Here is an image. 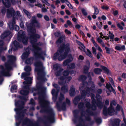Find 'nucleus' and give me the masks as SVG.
<instances>
[{
	"mask_svg": "<svg viewBox=\"0 0 126 126\" xmlns=\"http://www.w3.org/2000/svg\"><path fill=\"white\" fill-rule=\"evenodd\" d=\"M74 91L75 90L74 88H71L69 92L70 95L71 96H72L74 94Z\"/></svg>",
	"mask_w": 126,
	"mask_h": 126,
	"instance_id": "38",
	"label": "nucleus"
},
{
	"mask_svg": "<svg viewBox=\"0 0 126 126\" xmlns=\"http://www.w3.org/2000/svg\"><path fill=\"white\" fill-rule=\"evenodd\" d=\"M109 79L110 81V82L112 85L114 87H115V86L114 85V82L113 81V80L110 77H109Z\"/></svg>",
	"mask_w": 126,
	"mask_h": 126,
	"instance_id": "49",
	"label": "nucleus"
},
{
	"mask_svg": "<svg viewBox=\"0 0 126 126\" xmlns=\"http://www.w3.org/2000/svg\"><path fill=\"white\" fill-rule=\"evenodd\" d=\"M116 49L118 50H122L125 49V47L124 45H118L115 47Z\"/></svg>",
	"mask_w": 126,
	"mask_h": 126,
	"instance_id": "23",
	"label": "nucleus"
},
{
	"mask_svg": "<svg viewBox=\"0 0 126 126\" xmlns=\"http://www.w3.org/2000/svg\"><path fill=\"white\" fill-rule=\"evenodd\" d=\"M66 4H67L68 6L70 8L72 9H73V7L71 4L69 2V1L67 2L66 3Z\"/></svg>",
	"mask_w": 126,
	"mask_h": 126,
	"instance_id": "48",
	"label": "nucleus"
},
{
	"mask_svg": "<svg viewBox=\"0 0 126 126\" xmlns=\"http://www.w3.org/2000/svg\"><path fill=\"white\" fill-rule=\"evenodd\" d=\"M102 70L99 68H96L94 70V72L96 74H99L101 73Z\"/></svg>",
	"mask_w": 126,
	"mask_h": 126,
	"instance_id": "31",
	"label": "nucleus"
},
{
	"mask_svg": "<svg viewBox=\"0 0 126 126\" xmlns=\"http://www.w3.org/2000/svg\"><path fill=\"white\" fill-rule=\"evenodd\" d=\"M87 55L88 56L92 58V55L91 52L88 49H87V52L86 53Z\"/></svg>",
	"mask_w": 126,
	"mask_h": 126,
	"instance_id": "39",
	"label": "nucleus"
},
{
	"mask_svg": "<svg viewBox=\"0 0 126 126\" xmlns=\"http://www.w3.org/2000/svg\"><path fill=\"white\" fill-rule=\"evenodd\" d=\"M93 7L94 8V13L96 14H98L99 13V11L97 8L95 6H93Z\"/></svg>",
	"mask_w": 126,
	"mask_h": 126,
	"instance_id": "40",
	"label": "nucleus"
},
{
	"mask_svg": "<svg viewBox=\"0 0 126 126\" xmlns=\"http://www.w3.org/2000/svg\"><path fill=\"white\" fill-rule=\"evenodd\" d=\"M89 69V67H88L85 66L84 68V72L85 73H87Z\"/></svg>",
	"mask_w": 126,
	"mask_h": 126,
	"instance_id": "54",
	"label": "nucleus"
},
{
	"mask_svg": "<svg viewBox=\"0 0 126 126\" xmlns=\"http://www.w3.org/2000/svg\"><path fill=\"white\" fill-rule=\"evenodd\" d=\"M24 104V102L22 101L18 100L15 103L16 108H15L14 110L16 115V118L18 121V122L20 124L22 122L23 125H26L27 126H39L38 124H33L31 120L27 117L23 119L24 114L26 112L25 110H23Z\"/></svg>",
	"mask_w": 126,
	"mask_h": 126,
	"instance_id": "2",
	"label": "nucleus"
},
{
	"mask_svg": "<svg viewBox=\"0 0 126 126\" xmlns=\"http://www.w3.org/2000/svg\"><path fill=\"white\" fill-rule=\"evenodd\" d=\"M18 98L21 99L26 101L27 100L25 96H21L19 95L18 97Z\"/></svg>",
	"mask_w": 126,
	"mask_h": 126,
	"instance_id": "41",
	"label": "nucleus"
},
{
	"mask_svg": "<svg viewBox=\"0 0 126 126\" xmlns=\"http://www.w3.org/2000/svg\"><path fill=\"white\" fill-rule=\"evenodd\" d=\"M65 36L64 35L61 37L57 41V43L58 44L61 43L63 42V41L65 39Z\"/></svg>",
	"mask_w": 126,
	"mask_h": 126,
	"instance_id": "30",
	"label": "nucleus"
},
{
	"mask_svg": "<svg viewBox=\"0 0 126 126\" xmlns=\"http://www.w3.org/2000/svg\"><path fill=\"white\" fill-rule=\"evenodd\" d=\"M6 49V48H4L3 47H0V53H1L3 50H5Z\"/></svg>",
	"mask_w": 126,
	"mask_h": 126,
	"instance_id": "59",
	"label": "nucleus"
},
{
	"mask_svg": "<svg viewBox=\"0 0 126 126\" xmlns=\"http://www.w3.org/2000/svg\"><path fill=\"white\" fill-rule=\"evenodd\" d=\"M34 65L35 67V71L37 72L38 76V79L41 80L43 81H46L47 79L46 78H44L46 74L44 71V68L42 63L40 62H37L34 63Z\"/></svg>",
	"mask_w": 126,
	"mask_h": 126,
	"instance_id": "4",
	"label": "nucleus"
},
{
	"mask_svg": "<svg viewBox=\"0 0 126 126\" xmlns=\"http://www.w3.org/2000/svg\"><path fill=\"white\" fill-rule=\"evenodd\" d=\"M70 51V49L68 47L66 49L65 52L63 55H60L58 58V59L59 61H61L62 60L64 59L66 56L67 54Z\"/></svg>",
	"mask_w": 126,
	"mask_h": 126,
	"instance_id": "15",
	"label": "nucleus"
},
{
	"mask_svg": "<svg viewBox=\"0 0 126 126\" xmlns=\"http://www.w3.org/2000/svg\"><path fill=\"white\" fill-rule=\"evenodd\" d=\"M17 40L20 42H22L25 45H27L28 43V39L26 35L21 30L19 31L18 33L17 38Z\"/></svg>",
	"mask_w": 126,
	"mask_h": 126,
	"instance_id": "8",
	"label": "nucleus"
},
{
	"mask_svg": "<svg viewBox=\"0 0 126 126\" xmlns=\"http://www.w3.org/2000/svg\"><path fill=\"white\" fill-rule=\"evenodd\" d=\"M80 44H81V46L80 47H79V48H80L81 50H84L85 48V47L84 46V45L83 44H81V43H80V42H79Z\"/></svg>",
	"mask_w": 126,
	"mask_h": 126,
	"instance_id": "47",
	"label": "nucleus"
},
{
	"mask_svg": "<svg viewBox=\"0 0 126 126\" xmlns=\"http://www.w3.org/2000/svg\"><path fill=\"white\" fill-rule=\"evenodd\" d=\"M24 78V79L26 81L23 82V83L24 85L30 84L32 83L31 81L32 78L31 77H26Z\"/></svg>",
	"mask_w": 126,
	"mask_h": 126,
	"instance_id": "16",
	"label": "nucleus"
},
{
	"mask_svg": "<svg viewBox=\"0 0 126 126\" xmlns=\"http://www.w3.org/2000/svg\"><path fill=\"white\" fill-rule=\"evenodd\" d=\"M25 70L26 72H30L31 70V67L30 66H28L26 67L25 68Z\"/></svg>",
	"mask_w": 126,
	"mask_h": 126,
	"instance_id": "36",
	"label": "nucleus"
},
{
	"mask_svg": "<svg viewBox=\"0 0 126 126\" xmlns=\"http://www.w3.org/2000/svg\"><path fill=\"white\" fill-rule=\"evenodd\" d=\"M23 72L21 74V77L25 78L30 75V73L29 72Z\"/></svg>",
	"mask_w": 126,
	"mask_h": 126,
	"instance_id": "28",
	"label": "nucleus"
},
{
	"mask_svg": "<svg viewBox=\"0 0 126 126\" xmlns=\"http://www.w3.org/2000/svg\"><path fill=\"white\" fill-rule=\"evenodd\" d=\"M121 110L123 114H124L123 111L122 107L119 105H117L116 108V110L119 111Z\"/></svg>",
	"mask_w": 126,
	"mask_h": 126,
	"instance_id": "32",
	"label": "nucleus"
},
{
	"mask_svg": "<svg viewBox=\"0 0 126 126\" xmlns=\"http://www.w3.org/2000/svg\"><path fill=\"white\" fill-rule=\"evenodd\" d=\"M30 86L29 85H25L23 86V88L24 89L26 90H30Z\"/></svg>",
	"mask_w": 126,
	"mask_h": 126,
	"instance_id": "42",
	"label": "nucleus"
},
{
	"mask_svg": "<svg viewBox=\"0 0 126 126\" xmlns=\"http://www.w3.org/2000/svg\"><path fill=\"white\" fill-rule=\"evenodd\" d=\"M120 120L119 119H115L113 122V125L114 126H118L119 125V123Z\"/></svg>",
	"mask_w": 126,
	"mask_h": 126,
	"instance_id": "26",
	"label": "nucleus"
},
{
	"mask_svg": "<svg viewBox=\"0 0 126 126\" xmlns=\"http://www.w3.org/2000/svg\"><path fill=\"white\" fill-rule=\"evenodd\" d=\"M32 49L29 46L27 47L25 49V51L23 53L22 58L23 59H25L27 58L30 54V50H32Z\"/></svg>",
	"mask_w": 126,
	"mask_h": 126,
	"instance_id": "11",
	"label": "nucleus"
},
{
	"mask_svg": "<svg viewBox=\"0 0 126 126\" xmlns=\"http://www.w3.org/2000/svg\"><path fill=\"white\" fill-rule=\"evenodd\" d=\"M101 8L102 9L106 10H107L109 8L108 6L106 5L102 6Z\"/></svg>",
	"mask_w": 126,
	"mask_h": 126,
	"instance_id": "51",
	"label": "nucleus"
},
{
	"mask_svg": "<svg viewBox=\"0 0 126 126\" xmlns=\"http://www.w3.org/2000/svg\"><path fill=\"white\" fill-rule=\"evenodd\" d=\"M30 104L32 105H35V103L34 99L32 98H31V99Z\"/></svg>",
	"mask_w": 126,
	"mask_h": 126,
	"instance_id": "44",
	"label": "nucleus"
},
{
	"mask_svg": "<svg viewBox=\"0 0 126 126\" xmlns=\"http://www.w3.org/2000/svg\"><path fill=\"white\" fill-rule=\"evenodd\" d=\"M7 17L15 16L16 13L14 9L12 8L7 9Z\"/></svg>",
	"mask_w": 126,
	"mask_h": 126,
	"instance_id": "12",
	"label": "nucleus"
},
{
	"mask_svg": "<svg viewBox=\"0 0 126 126\" xmlns=\"http://www.w3.org/2000/svg\"><path fill=\"white\" fill-rule=\"evenodd\" d=\"M15 20L14 18H13L12 21L8 24L9 28L11 30H14V26L15 25Z\"/></svg>",
	"mask_w": 126,
	"mask_h": 126,
	"instance_id": "18",
	"label": "nucleus"
},
{
	"mask_svg": "<svg viewBox=\"0 0 126 126\" xmlns=\"http://www.w3.org/2000/svg\"><path fill=\"white\" fill-rule=\"evenodd\" d=\"M38 100L41 107L40 112L41 113L46 112L48 114L47 116H44V118L46 119V120H44L41 117H38V120L39 121L43 122L45 124V126H51L48 123L54 122L55 121V119L53 110L49 106V102L45 99L44 96H43L42 97L39 96Z\"/></svg>",
	"mask_w": 126,
	"mask_h": 126,
	"instance_id": "1",
	"label": "nucleus"
},
{
	"mask_svg": "<svg viewBox=\"0 0 126 126\" xmlns=\"http://www.w3.org/2000/svg\"><path fill=\"white\" fill-rule=\"evenodd\" d=\"M29 35V36L30 42L33 48V50H35V48H37V47H39L38 46H41L43 44L41 42L36 43L38 41V39L40 38V36L39 34L35 33L30 34Z\"/></svg>",
	"mask_w": 126,
	"mask_h": 126,
	"instance_id": "5",
	"label": "nucleus"
},
{
	"mask_svg": "<svg viewBox=\"0 0 126 126\" xmlns=\"http://www.w3.org/2000/svg\"><path fill=\"white\" fill-rule=\"evenodd\" d=\"M69 68L71 69H73L75 67V64L74 63H71L69 66Z\"/></svg>",
	"mask_w": 126,
	"mask_h": 126,
	"instance_id": "55",
	"label": "nucleus"
},
{
	"mask_svg": "<svg viewBox=\"0 0 126 126\" xmlns=\"http://www.w3.org/2000/svg\"><path fill=\"white\" fill-rule=\"evenodd\" d=\"M101 67L105 73H107L108 75H110L111 74V71L107 67L103 66H101Z\"/></svg>",
	"mask_w": 126,
	"mask_h": 126,
	"instance_id": "20",
	"label": "nucleus"
},
{
	"mask_svg": "<svg viewBox=\"0 0 126 126\" xmlns=\"http://www.w3.org/2000/svg\"><path fill=\"white\" fill-rule=\"evenodd\" d=\"M105 49L106 50L107 53L108 54L110 53V48L106 47H105Z\"/></svg>",
	"mask_w": 126,
	"mask_h": 126,
	"instance_id": "53",
	"label": "nucleus"
},
{
	"mask_svg": "<svg viewBox=\"0 0 126 126\" xmlns=\"http://www.w3.org/2000/svg\"><path fill=\"white\" fill-rule=\"evenodd\" d=\"M37 22V21L35 19H33L32 22L30 23L27 22L26 25L27 27V31L29 33V35L36 32V30L34 23Z\"/></svg>",
	"mask_w": 126,
	"mask_h": 126,
	"instance_id": "6",
	"label": "nucleus"
},
{
	"mask_svg": "<svg viewBox=\"0 0 126 126\" xmlns=\"http://www.w3.org/2000/svg\"><path fill=\"white\" fill-rule=\"evenodd\" d=\"M118 89L119 91L124 94V91L123 89H122L119 86H118Z\"/></svg>",
	"mask_w": 126,
	"mask_h": 126,
	"instance_id": "56",
	"label": "nucleus"
},
{
	"mask_svg": "<svg viewBox=\"0 0 126 126\" xmlns=\"http://www.w3.org/2000/svg\"><path fill=\"white\" fill-rule=\"evenodd\" d=\"M5 76H2L0 77V84H1L3 81L4 79L3 77Z\"/></svg>",
	"mask_w": 126,
	"mask_h": 126,
	"instance_id": "57",
	"label": "nucleus"
},
{
	"mask_svg": "<svg viewBox=\"0 0 126 126\" xmlns=\"http://www.w3.org/2000/svg\"><path fill=\"white\" fill-rule=\"evenodd\" d=\"M115 102L114 101H113L111 103L110 105V108L108 109L107 112L106 111L105 109L104 108L103 109V112L106 115L107 113L110 115H112L116 113V111H115L113 109L112 107V105L115 104Z\"/></svg>",
	"mask_w": 126,
	"mask_h": 126,
	"instance_id": "10",
	"label": "nucleus"
},
{
	"mask_svg": "<svg viewBox=\"0 0 126 126\" xmlns=\"http://www.w3.org/2000/svg\"><path fill=\"white\" fill-rule=\"evenodd\" d=\"M65 33L68 34H70L71 33V32L67 29L65 30Z\"/></svg>",
	"mask_w": 126,
	"mask_h": 126,
	"instance_id": "63",
	"label": "nucleus"
},
{
	"mask_svg": "<svg viewBox=\"0 0 126 126\" xmlns=\"http://www.w3.org/2000/svg\"><path fill=\"white\" fill-rule=\"evenodd\" d=\"M11 33L10 31H5L1 35L0 37L2 39H3L9 36Z\"/></svg>",
	"mask_w": 126,
	"mask_h": 126,
	"instance_id": "17",
	"label": "nucleus"
},
{
	"mask_svg": "<svg viewBox=\"0 0 126 126\" xmlns=\"http://www.w3.org/2000/svg\"><path fill=\"white\" fill-rule=\"evenodd\" d=\"M14 29L16 31H18L19 29V26L16 25H15L14 26Z\"/></svg>",
	"mask_w": 126,
	"mask_h": 126,
	"instance_id": "52",
	"label": "nucleus"
},
{
	"mask_svg": "<svg viewBox=\"0 0 126 126\" xmlns=\"http://www.w3.org/2000/svg\"><path fill=\"white\" fill-rule=\"evenodd\" d=\"M97 40L98 43H100L101 44H102L103 43L102 40L99 37H98L97 38Z\"/></svg>",
	"mask_w": 126,
	"mask_h": 126,
	"instance_id": "45",
	"label": "nucleus"
},
{
	"mask_svg": "<svg viewBox=\"0 0 126 126\" xmlns=\"http://www.w3.org/2000/svg\"><path fill=\"white\" fill-rule=\"evenodd\" d=\"M109 38L111 39V40L112 41H113V38L114 35L112 33H111L110 31L109 32Z\"/></svg>",
	"mask_w": 126,
	"mask_h": 126,
	"instance_id": "33",
	"label": "nucleus"
},
{
	"mask_svg": "<svg viewBox=\"0 0 126 126\" xmlns=\"http://www.w3.org/2000/svg\"><path fill=\"white\" fill-rule=\"evenodd\" d=\"M23 11L25 14L29 18H30L31 17V14L30 12H29L25 9H23Z\"/></svg>",
	"mask_w": 126,
	"mask_h": 126,
	"instance_id": "24",
	"label": "nucleus"
},
{
	"mask_svg": "<svg viewBox=\"0 0 126 126\" xmlns=\"http://www.w3.org/2000/svg\"><path fill=\"white\" fill-rule=\"evenodd\" d=\"M14 48L12 46V47L11 48H10L9 50H8V52L9 54H11L12 53V50H13Z\"/></svg>",
	"mask_w": 126,
	"mask_h": 126,
	"instance_id": "61",
	"label": "nucleus"
},
{
	"mask_svg": "<svg viewBox=\"0 0 126 126\" xmlns=\"http://www.w3.org/2000/svg\"><path fill=\"white\" fill-rule=\"evenodd\" d=\"M19 93L21 95L25 96L29 94V91L23 89L21 90Z\"/></svg>",
	"mask_w": 126,
	"mask_h": 126,
	"instance_id": "21",
	"label": "nucleus"
},
{
	"mask_svg": "<svg viewBox=\"0 0 126 126\" xmlns=\"http://www.w3.org/2000/svg\"><path fill=\"white\" fill-rule=\"evenodd\" d=\"M32 58H30L27 59L25 62V63L27 64H32L31 61Z\"/></svg>",
	"mask_w": 126,
	"mask_h": 126,
	"instance_id": "34",
	"label": "nucleus"
},
{
	"mask_svg": "<svg viewBox=\"0 0 126 126\" xmlns=\"http://www.w3.org/2000/svg\"><path fill=\"white\" fill-rule=\"evenodd\" d=\"M1 11L3 14H5L6 11V8L4 7H3L1 10Z\"/></svg>",
	"mask_w": 126,
	"mask_h": 126,
	"instance_id": "43",
	"label": "nucleus"
},
{
	"mask_svg": "<svg viewBox=\"0 0 126 126\" xmlns=\"http://www.w3.org/2000/svg\"><path fill=\"white\" fill-rule=\"evenodd\" d=\"M46 89V88L42 86L41 82H39L37 83L36 88H32L31 91L32 92L38 91H39L38 94L40 95L39 96L42 97L45 94Z\"/></svg>",
	"mask_w": 126,
	"mask_h": 126,
	"instance_id": "7",
	"label": "nucleus"
},
{
	"mask_svg": "<svg viewBox=\"0 0 126 126\" xmlns=\"http://www.w3.org/2000/svg\"><path fill=\"white\" fill-rule=\"evenodd\" d=\"M34 55L35 57L37 58H40L43 60L45 59L44 56H46V54L45 52L42 51V49L40 47H37V48L33 50Z\"/></svg>",
	"mask_w": 126,
	"mask_h": 126,
	"instance_id": "9",
	"label": "nucleus"
},
{
	"mask_svg": "<svg viewBox=\"0 0 126 126\" xmlns=\"http://www.w3.org/2000/svg\"><path fill=\"white\" fill-rule=\"evenodd\" d=\"M12 44L14 45V47L13 48V51H15L19 47L20 44L16 40L14 41Z\"/></svg>",
	"mask_w": 126,
	"mask_h": 126,
	"instance_id": "19",
	"label": "nucleus"
},
{
	"mask_svg": "<svg viewBox=\"0 0 126 126\" xmlns=\"http://www.w3.org/2000/svg\"><path fill=\"white\" fill-rule=\"evenodd\" d=\"M123 120L125 124H122V126H126V118L125 117L123 118Z\"/></svg>",
	"mask_w": 126,
	"mask_h": 126,
	"instance_id": "62",
	"label": "nucleus"
},
{
	"mask_svg": "<svg viewBox=\"0 0 126 126\" xmlns=\"http://www.w3.org/2000/svg\"><path fill=\"white\" fill-rule=\"evenodd\" d=\"M67 23L69 26H70L71 27H72L73 26L72 23L69 20H68L67 21Z\"/></svg>",
	"mask_w": 126,
	"mask_h": 126,
	"instance_id": "58",
	"label": "nucleus"
},
{
	"mask_svg": "<svg viewBox=\"0 0 126 126\" xmlns=\"http://www.w3.org/2000/svg\"><path fill=\"white\" fill-rule=\"evenodd\" d=\"M20 27L22 28H24V23L23 22H21L20 23Z\"/></svg>",
	"mask_w": 126,
	"mask_h": 126,
	"instance_id": "64",
	"label": "nucleus"
},
{
	"mask_svg": "<svg viewBox=\"0 0 126 126\" xmlns=\"http://www.w3.org/2000/svg\"><path fill=\"white\" fill-rule=\"evenodd\" d=\"M11 91L15 90L17 89V86L16 85H14L11 86Z\"/></svg>",
	"mask_w": 126,
	"mask_h": 126,
	"instance_id": "37",
	"label": "nucleus"
},
{
	"mask_svg": "<svg viewBox=\"0 0 126 126\" xmlns=\"http://www.w3.org/2000/svg\"><path fill=\"white\" fill-rule=\"evenodd\" d=\"M106 87L108 89L109 91H107V93L108 95L110 94V92H112L114 94H116V92L111 84H107L106 85Z\"/></svg>",
	"mask_w": 126,
	"mask_h": 126,
	"instance_id": "13",
	"label": "nucleus"
},
{
	"mask_svg": "<svg viewBox=\"0 0 126 126\" xmlns=\"http://www.w3.org/2000/svg\"><path fill=\"white\" fill-rule=\"evenodd\" d=\"M63 75L64 76H65V78H67V79L68 80L69 79V80H70L71 79V77H69L68 78L67 77H66V76H67L69 74V72L67 71H65L63 73Z\"/></svg>",
	"mask_w": 126,
	"mask_h": 126,
	"instance_id": "29",
	"label": "nucleus"
},
{
	"mask_svg": "<svg viewBox=\"0 0 126 126\" xmlns=\"http://www.w3.org/2000/svg\"><path fill=\"white\" fill-rule=\"evenodd\" d=\"M73 59L72 56L71 55L69 58L70 60H69H69H67L64 61L63 62V65L65 66L69 62H70L72 61V60H73Z\"/></svg>",
	"mask_w": 126,
	"mask_h": 126,
	"instance_id": "27",
	"label": "nucleus"
},
{
	"mask_svg": "<svg viewBox=\"0 0 126 126\" xmlns=\"http://www.w3.org/2000/svg\"><path fill=\"white\" fill-rule=\"evenodd\" d=\"M51 6L52 8L50 9V12L52 14H54L55 13V12L53 11V9L55 8V6L53 4H52L51 5Z\"/></svg>",
	"mask_w": 126,
	"mask_h": 126,
	"instance_id": "35",
	"label": "nucleus"
},
{
	"mask_svg": "<svg viewBox=\"0 0 126 126\" xmlns=\"http://www.w3.org/2000/svg\"><path fill=\"white\" fill-rule=\"evenodd\" d=\"M81 11L83 14L84 15L86 16L87 15V13L86 12V10L84 9H82Z\"/></svg>",
	"mask_w": 126,
	"mask_h": 126,
	"instance_id": "50",
	"label": "nucleus"
},
{
	"mask_svg": "<svg viewBox=\"0 0 126 126\" xmlns=\"http://www.w3.org/2000/svg\"><path fill=\"white\" fill-rule=\"evenodd\" d=\"M8 57L9 60L4 64L5 68H4V67L3 65H0V68L1 70L0 71V77L2 76H10V72L12 68L11 65L16 60V58L15 56L12 55H9L8 56Z\"/></svg>",
	"mask_w": 126,
	"mask_h": 126,
	"instance_id": "3",
	"label": "nucleus"
},
{
	"mask_svg": "<svg viewBox=\"0 0 126 126\" xmlns=\"http://www.w3.org/2000/svg\"><path fill=\"white\" fill-rule=\"evenodd\" d=\"M92 49L93 50V53L95 55H96V49L94 47H92Z\"/></svg>",
	"mask_w": 126,
	"mask_h": 126,
	"instance_id": "60",
	"label": "nucleus"
},
{
	"mask_svg": "<svg viewBox=\"0 0 126 126\" xmlns=\"http://www.w3.org/2000/svg\"><path fill=\"white\" fill-rule=\"evenodd\" d=\"M1 0H0V2ZM2 3L5 8H8L11 6V3L10 0H5L4 1L3 0H2Z\"/></svg>",
	"mask_w": 126,
	"mask_h": 126,
	"instance_id": "14",
	"label": "nucleus"
},
{
	"mask_svg": "<svg viewBox=\"0 0 126 126\" xmlns=\"http://www.w3.org/2000/svg\"><path fill=\"white\" fill-rule=\"evenodd\" d=\"M51 93L52 95V100L54 102H55V89H52Z\"/></svg>",
	"mask_w": 126,
	"mask_h": 126,
	"instance_id": "25",
	"label": "nucleus"
},
{
	"mask_svg": "<svg viewBox=\"0 0 126 126\" xmlns=\"http://www.w3.org/2000/svg\"><path fill=\"white\" fill-rule=\"evenodd\" d=\"M96 24L97 25L98 27L100 29L101 28L102 26V23L101 22H100L99 23H96Z\"/></svg>",
	"mask_w": 126,
	"mask_h": 126,
	"instance_id": "46",
	"label": "nucleus"
},
{
	"mask_svg": "<svg viewBox=\"0 0 126 126\" xmlns=\"http://www.w3.org/2000/svg\"><path fill=\"white\" fill-rule=\"evenodd\" d=\"M117 26L120 29L122 30L124 29L123 27L125 26V25L123 22H122L120 23H117Z\"/></svg>",
	"mask_w": 126,
	"mask_h": 126,
	"instance_id": "22",
	"label": "nucleus"
}]
</instances>
